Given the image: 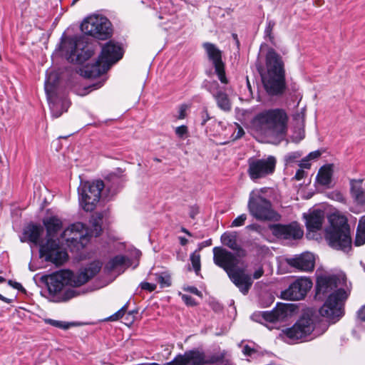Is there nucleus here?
Returning <instances> with one entry per match:
<instances>
[{
	"instance_id": "e433bc0d",
	"label": "nucleus",
	"mask_w": 365,
	"mask_h": 365,
	"mask_svg": "<svg viewBox=\"0 0 365 365\" xmlns=\"http://www.w3.org/2000/svg\"><path fill=\"white\" fill-rule=\"evenodd\" d=\"M190 260L192 262V267L197 274L200 271V255L197 252H193L190 255Z\"/></svg>"
},
{
	"instance_id": "ea45409f",
	"label": "nucleus",
	"mask_w": 365,
	"mask_h": 365,
	"mask_svg": "<svg viewBox=\"0 0 365 365\" xmlns=\"http://www.w3.org/2000/svg\"><path fill=\"white\" fill-rule=\"evenodd\" d=\"M247 220V215L242 214L237 217L231 223L232 227H237L244 225L245 221Z\"/></svg>"
},
{
	"instance_id": "6ab92c4d",
	"label": "nucleus",
	"mask_w": 365,
	"mask_h": 365,
	"mask_svg": "<svg viewBox=\"0 0 365 365\" xmlns=\"http://www.w3.org/2000/svg\"><path fill=\"white\" fill-rule=\"evenodd\" d=\"M269 229L274 236L284 240H299L303 237L304 231L299 223L292 222L287 225L273 224Z\"/></svg>"
},
{
	"instance_id": "a878e982",
	"label": "nucleus",
	"mask_w": 365,
	"mask_h": 365,
	"mask_svg": "<svg viewBox=\"0 0 365 365\" xmlns=\"http://www.w3.org/2000/svg\"><path fill=\"white\" fill-rule=\"evenodd\" d=\"M236 232H225L221 236L222 242L235 252L236 257H244L247 255V252L237 242Z\"/></svg>"
},
{
	"instance_id": "0eeeda50",
	"label": "nucleus",
	"mask_w": 365,
	"mask_h": 365,
	"mask_svg": "<svg viewBox=\"0 0 365 365\" xmlns=\"http://www.w3.org/2000/svg\"><path fill=\"white\" fill-rule=\"evenodd\" d=\"M325 237L334 249L344 252L351 250L350 228L344 217L333 216L330 218V226L326 229Z\"/></svg>"
},
{
	"instance_id": "f8f14e48",
	"label": "nucleus",
	"mask_w": 365,
	"mask_h": 365,
	"mask_svg": "<svg viewBox=\"0 0 365 365\" xmlns=\"http://www.w3.org/2000/svg\"><path fill=\"white\" fill-rule=\"evenodd\" d=\"M81 29L85 34L101 40H106L111 36V23L104 16L93 15L83 20Z\"/></svg>"
},
{
	"instance_id": "774afa93",
	"label": "nucleus",
	"mask_w": 365,
	"mask_h": 365,
	"mask_svg": "<svg viewBox=\"0 0 365 365\" xmlns=\"http://www.w3.org/2000/svg\"><path fill=\"white\" fill-rule=\"evenodd\" d=\"M6 282V279L1 276H0V283H3Z\"/></svg>"
},
{
	"instance_id": "09e8293b",
	"label": "nucleus",
	"mask_w": 365,
	"mask_h": 365,
	"mask_svg": "<svg viewBox=\"0 0 365 365\" xmlns=\"http://www.w3.org/2000/svg\"><path fill=\"white\" fill-rule=\"evenodd\" d=\"M320 155H321V152L319 150H315V151L311 152L307 156V158L309 160H315V159H317L319 157H320Z\"/></svg>"
},
{
	"instance_id": "4d7b16f0",
	"label": "nucleus",
	"mask_w": 365,
	"mask_h": 365,
	"mask_svg": "<svg viewBox=\"0 0 365 365\" xmlns=\"http://www.w3.org/2000/svg\"><path fill=\"white\" fill-rule=\"evenodd\" d=\"M331 195H333V198H334L336 200H337L339 202L344 201V197L341 193L336 192H333Z\"/></svg>"
},
{
	"instance_id": "20e7f679",
	"label": "nucleus",
	"mask_w": 365,
	"mask_h": 365,
	"mask_svg": "<svg viewBox=\"0 0 365 365\" xmlns=\"http://www.w3.org/2000/svg\"><path fill=\"white\" fill-rule=\"evenodd\" d=\"M43 224L46 230L47 239L40 246V256L46 262L61 265L67 260L68 254L60 247L58 240H54L53 237L62 229L63 222L58 217L50 216L43 220Z\"/></svg>"
},
{
	"instance_id": "49530a36",
	"label": "nucleus",
	"mask_w": 365,
	"mask_h": 365,
	"mask_svg": "<svg viewBox=\"0 0 365 365\" xmlns=\"http://www.w3.org/2000/svg\"><path fill=\"white\" fill-rule=\"evenodd\" d=\"M305 175H306L305 171L303 169L300 168L297 170L294 178L297 180H300L303 179L305 177Z\"/></svg>"
},
{
	"instance_id": "ddd939ff",
	"label": "nucleus",
	"mask_w": 365,
	"mask_h": 365,
	"mask_svg": "<svg viewBox=\"0 0 365 365\" xmlns=\"http://www.w3.org/2000/svg\"><path fill=\"white\" fill-rule=\"evenodd\" d=\"M103 187L104 183L102 180L85 182L81 184L78 187L79 201L84 210L91 212L95 209Z\"/></svg>"
},
{
	"instance_id": "6e6d98bb",
	"label": "nucleus",
	"mask_w": 365,
	"mask_h": 365,
	"mask_svg": "<svg viewBox=\"0 0 365 365\" xmlns=\"http://www.w3.org/2000/svg\"><path fill=\"white\" fill-rule=\"evenodd\" d=\"M264 274V270L262 269V267H259V269H257V270L255 271L254 274H253V278L254 279H259Z\"/></svg>"
},
{
	"instance_id": "79ce46f5",
	"label": "nucleus",
	"mask_w": 365,
	"mask_h": 365,
	"mask_svg": "<svg viewBox=\"0 0 365 365\" xmlns=\"http://www.w3.org/2000/svg\"><path fill=\"white\" fill-rule=\"evenodd\" d=\"M300 155L298 153H291L285 156V161L287 163H291L294 162Z\"/></svg>"
},
{
	"instance_id": "680f3d73",
	"label": "nucleus",
	"mask_w": 365,
	"mask_h": 365,
	"mask_svg": "<svg viewBox=\"0 0 365 365\" xmlns=\"http://www.w3.org/2000/svg\"><path fill=\"white\" fill-rule=\"evenodd\" d=\"M0 300L6 303H8V304L11 303L13 302V299H8V298L4 297L3 295H1V294H0Z\"/></svg>"
},
{
	"instance_id": "6e6552de",
	"label": "nucleus",
	"mask_w": 365,
	"mask_h": 365,
	"mask_svg": "<svg viewBox=\"0 0 365 365\" xmlns=\"http://www.w3.org/2000/svg\"><path fill=\"white\" fill-rule=\"evenodd\" d=\"M61 50L67 60L82 64L94 53L92 44L88 43L84 37H66L61 42Z\"/></svg>"
},
{
	"instance_id": "603ef678",
	"label": "nucleus",
	"mask_w": 365,
	"mask_h": 365,
	"mask_svg": "<svg viewBox=\"0 0 365 365\" xmlns=\"http://www.w3.org/2000/svg\"><path fill=\"white\" fill-rule=\"evenodd\" d=\"M186 110H187V106L186 105H182L180 106V110H179V115H178V118L179 119H184L185 118Z\"/></svg>"
},
{
	"instance_id": "f3484780",
	"label": "nucleus",
	"mask_w": 365,
	"mask_h": 365,
	"mask_svg": "<svg viewBox=\"0 0 365 365\" xmlns=\"http://www.w3.org/2000/svg\"><path fill=\"white\" fill-rule=\"evenodd\" d=\"M312 282L308 278H299L293 282L287 289L281 292L280 297L286 300H301L312 288Z\"/></svg>"
},
{
	"instance_id": "8fccbe9b",
	"label": "nucleus",
	"mask_w": 365,
	"mask_h": 365,
	"mask_svg": "<svg viewBox=\"0 0 365 365\" xmlns=\"http://www.w3.org/2000/svg\"><path fill=\"white\" fill-rule=\"evenodd\" d=\"M76 296V291L73 289H68L64 293V300H68Z\"/></svg>"
},
{
	"instance_id": "5fc2aeb1",
	"label": "nucleus",
	"mask_w": 365,
	"mask_h": 365,
	"mask_svg": "<svg viewBox=\"0 0 365 365\" xmlns=\"http://www.w3.org/2000/svg\"><path fill=\"white\" fill-rule=\"evenodd\" d=\"M357 317L359 319H365V304L358 310Z\"/></svg>"
},
{
	"instance_id": "4468645a",
	"label": "nucleus",
	"mask_w": 365,
	"mask_h": 365,
	"mask_svg": "<svg viewBox=\"0 0 365 365\" xmlns=\"http://www.w3.org/2000/svg\"><path fill=\"white\" fill-rule=\"evenodd\" d=\"M247 173L252 180L266 178L274 173L277 164L276 158L269 155L266 158H250L247 160Z\"/></svg>"
},
{
	"instance_id": "2f4dec72",
	"label": "nucleus",
	"mask_w": 365,
	"mask_h": 365,
	"mask_svg": "<svg viewBox=\"0 0 365 365\" xmlns=\"http://www.w3.org/2000/svg\"><path fill=\"white\" fill-rule=\"evenodd\" d=\"M103 218V215L101 213H98L96 215L93 217L91 220L92 227L91 231L88 232L89 235L91 236L98 237L102 231L101 228V221Z\"/></svg>"
},
{
	"instance_id": "a19ab883",
	"label": "nucleus",
	"mask_w": 365,
	"mask_h": 365,
	"mask_svg": "<svg viewBox=\"0 0 365 365\" xmlns=\"http://www.w3.org/2000/svg\"><path fill=\"white\" fill-rule=\"evenodd\" d=\"M281 321H264V323H262L264 327H266L269 330L273 329H279L280 324L279 322Z\"/></svg>"
},
{
	"instance_id": "aec40b11",
	"label": "nucleus",
	"mask_w": 365,
	"mask_h": 365,
	"mask_svg": "<svg viewBox=\"0 0 365 365\" xmlns=\"http://www.w3.org/2000/svg\"><path fill=\"white\" fill-rule=\"evenodd\" d=\"M293 304L278 303L271 312H258L253 317L262 319H285L292 317L294 312Z\"/></svg>"
},
{
	"instance_id": "cd10ccee",
	"label": "nucleus",
	"mask_w": 365,
	"mask_h": 365,
	"mask_svg": "<svg viewBox=\"0 0 365 365\" xmlns=\"http://www.w3.org/2000/svg\"><path fill=\"white\" fill-rule=\"evenodd\" d=\"M128 303H126L123 307H122L118 311L115 312L113 314L105 317L103 319H120L123 318L126 314V318L128 319L130 317L133 319L139 317L138 316V310L133 309L132 311H128Z\"/></svg>"
},
{
	"instance_id": "f03ea898",
	"label": "nucleus",
	"mask_w": 365,
	"mask_h": 365,
	"mask_svg": "<svg viewBox=\"0 0 365 365\" xmlns=\"http://www.w3.org/2000/svg\"><path fill=\"white\" fill-rule=\"evenodd\" d=\"M288 117L281 108L264 110L259 113L253 120L257 132L272 143L284 139L287 129Z\"/></svg>"
},
{
	"instance_id": "c03bdc74",
	"label": "nucleus",
	"mask_w": 365,
	"mask_h": 365,
	"mask_svg": "<svg viewBox=\"0 0 365 365\" xmlns=\"http://www.w3.org/2000/svg\"><path fill=\"white\" fill-rule=\"evenodd\" d=\"M201 118H202V123L201 125H204L207 120L210 119V115L208 113L207 109L204 108L203 110L201 113Z\"/></svg>"
},
{
	"instance_id": "c9c22d12",
	"label": "nucleus",
	"mask_w": 365,
	"mask_h": 365,
	"mask_svg": "<svg viewBox=\"0 0 365 365\" xmlns=\"http://www.w3.org/2000/svg\"><path fill=\"white\" fill-rule=\"evenodd\" d=\"M275 26V22L273 20H267V26L264 29V37L267 38L271 43L274 45V36L272 34L273 29Z\"/></svg>"
},
{
	"instance_id": "3c124183",
	"label": "nucleus",
	"mask_w": 365,
	"mask_h": 365,
	"mask_svg": "<svg viewBox=\"0 0 365 365\" xmlns=\"http://www.w3.org/2000/svg\"><path fill=\"white\" fill-rule=\"evenodd\" d=\"M299 165L302 169H303V168L309 169L311 166V164L309 163V160L306 157L305 158H304L301 160Z\"/></svg>"
},
{
	"instance_id": "7ed1b4c3",
	"label": "nucleus",
	"mask_w": 365,
	"mask_h": 365,
	"mask_svg": "<svg viewBox=\"0 0 365 365\" xmlns=\"http://www.w3.org/2000/svg\"><path fill=\"white\" fill-rule=\"evenodd\" d=\"M263 86L269 96L282 95L286 88L285 72L282 57L269 48L266 54V71L259 68Z\"/></svg>"
},
{
	"instance_id": "a18cd8bd",
	"label": "nucleus",
	"mask_w": 365,
	"mask_h": 365,
	"mask_svg": "<svg viewBox=\"0 0 365 365\" xmlns=\"http://www.w3.org/2000/svg\"><path fill=\"white\" fill-rule=\"evenodd\" d=\"M182 299L184 301V302L187 305L192 306L196 304L194 299L190 295L183 294Z\"/></svg>"
},
{
	"instance_id": "bb28decb",
	"label": "nucleus",
	"mask_w": 365,
	"mask_h": 365,
	"mask_svg": "<svg viewBox=\"0 0 365 365\" xmlns=\"http://www.w3.org/2000/svg\"><path fill=\"white\" fill-rule=\"evenodd\" d=\"M363 179L350 180V192L354 200L359 205H365V190L362 187Z\"/></svg>"
},
{
	"instance_id": "9b49d317",
	"label": "nucleus",
	"mask_w": 365,
	"mask_h": 365,
	"mask_svg": "<svg viewBox=\"0 0 365 365\" xmlns=\"http://www.w3.org/2000/svg\"><path fill=\"white\" fill-rule=\"evenodd\" d=\"M58 81L57 74L51 72L47 74L44 85L51 114L55 118L60 117L63 112H66L70 106V102L67 98H59L56 96L55 90Z\"/></svg>"
},
{
	"instance_id": "052dcab7",
	"label": "nucleus",
	"mask_w": 365,
	"mask_h": 365,
	"mask_svg": "<svg viewBox=\"0 0 365 365\" xmlns=\"http://www.w3.org/2000/svg\"><path fill=\"white\" fill-rule=\"evenodd\" d=\"M211 244H212V240L210 239L205 240L200 244V250L202 249L203 247L210 246V245H211Z\"/></svg>"
},
{
	"instance_id": "473e14b6",
	"label": "nucleus",
	"mask_w": 365,
	"mask_h": 365,
	"mask_svg": "<svg viewBox=\"0 0 365 365\" xmlns=\"http://www.w3.org/2000/svg\"><path fill=\"white\" fill-rule=\"evenodd\" d=\"M48 324L50 325L62 329L64 330L68 329L71 327H80L83 326L86 324H88V323L86 322H67L66 321H46Z\"/></svg>"
},
{
	"instance_id": "c756f323",
	"label": "nucleus",
	"mask_w": 365,
	"mask_h": 365,
	"mask_svg": "<svg viewBox=\"0 0 365 365\" xmlns=\"http://www.w3.org/2000/svg\"><path fill=\"white\" fill-rule=\"evenodd\" d=\"M364 244H365V215L362 216L359 220L354 240L356 246H361Z\"/></svg>"
},
{
	"instance_id": "bf43d9fd",
	"label": "nucleus",
	"mask_w": 365,
	"mask_h": 365,
	"mask_svg": "<svg viewBox=\"0 0 365 365\" xmlns=\"http://www.w3.org/2000/svg\"><path fill=\"white\" fill-rule=\"evenodd\" d=\"M187 290L190 292L195 294L197 296H200V297L202 296L201 292L195 287H188Z\"/></svg>"
},
{
	"instance_id": "5701e85b",
	"label": "nucleus",
	"mask_w": 365,
	"mask_h": 365,
	"mask_svg": "<svg viewBox=\"0 0 365 365\" xmlns=\"http://www.w3.org/2000/svg\"><path fill=\"white\" fill-rule=\"evenodd\" d=\"M43 233V227L40 225L30 223L23 230L20 240L22 242H30L34 245H40L41 237Z\"/></svg>"
},
{
	"instance_id": "412c9836",
	"label": "nucleus",
	"mask_w": 365,
	"mask_h": 365,
	"mask_svg": "<svg viewBox=\"0 0 365 365\" xmlns=\"http://www.w3.org/2000/svg\"><path fill=\"white\" fill-rule=\"evenodd\" d=\"M123 56L121 46L112 41L105 43L102 46L99 57L106 63H108L110 67L113 63L118 61Z\"/></svg>"
},
{
	"instance_id": "864d4df0",
	"label": "nucleus",
	"mask_w": 365,
	"mask_h": 365,
	"mask_svg": "<svg viewBox=\"0 0 365 365\" xmlns=\"http://www.w3.org/2000/svg\"><path fill=\"white\" fill-rule=\"evenodd\" d=\"M8 283H9V284L10 286L14 287V289H16L21 290V291L24 290V289L22 287V285L20 283H19V282H13L12 280H9Z\"/></svg>"
},
{
	"instance_id": "de8ad7c7",
	"label": "nucleus",
	"mask_w": 365,
	"mask_h": 365,
	"mask_svg": "<svg viewBox=\"0 0 365 365\" xmlns=\"http://www.w3.org/2000/svg\"><path fill=\"white\" fill-rule=\"evenodd\" d=\"M243 353L246 356H252V354L256 352V350L255 349L251 348L248 345H245L242 350Z\"/></svg>"
},
{
	"instance_id": "c85d7f7f",
	"label": "nucleus",
	"mask_w": 365,
	"mask_h": 365,
	"mask_svg": "<svg viewBox=\"0 0 365 365\" xmlns=\"http://www.w3.org/2000/svg\"><path fill=\"white\" fill-rule=\"evenodd\" d=\"M332 170L330 166L322 167L317 176L318 182L322 185H328L331 182Z\"/></svg>"
},
{
	"instance_id": "39448f33",
	"label": "nucleus",
	"mask_w": 365,
	"mask_h": 365,
	"mask_svg": "<svg viewBox=\"0 0 365 365\" xmlns=\"http://www.w3.org/2000/svg\"><path fill=\"white\" fill-rule=\"evenodd\" d=\"M213 254L215 264L222 268L240 292L246 294L253 282L251 276L245 273L244 270L235 269L239 264V259L233 253L221 247H214Z\"/></svg>"
},
{
	"instance_id": "72a5a7b5",
	"label": "nucleus",
	"mask_w": 365,
	"mask_h": 365,
	"mask_svg": "<svg viewBox=\"0 0 365 365\" xmlns=\"http://www.w3.org/2000/svg\"><path fill=\"white\" fill-rule=\"evenodd\" d=\"M202 87L210 93L213 97L215 96V94H218L222 91L220 90V85L216 81L205 80L202 84Z\"/></svg>"
},
{
	"instance_id": "58836bf2",
	"label": "nucleus",
	"mask_w": 365,
	"mask_h": 365,
	"mask_svg": "<svg viewBox=\"0 0 365 365\" xmlns=\"http://www.w3.org/2000/svg\"><path fill=\"white\" fill-rule=\"evenodd\" d=\"M156 280L160 284L161 287H169L171 284L168 275L156 274Z\"/></svg>"
},
{
	"instance_id": "7c9ffc66",
	"label": "nucleus",
	"mask_w": 365,
	"mask_h": 365,
	"mask_svg": "<svg viewBox=\"0 0 365 365\" xmlns=\"http://www.w3.org/2000/svg\"><path fill=\"white\" fill-rule=\"evenodd\" d=\"M213 98L216 101L217 106L221 110L224 111H230L231 110V102L225 92L222 91L218 94H215V96Z\"/></svg>"
},
{
	"instance_id": "13d9d810",
	"label": "nucleus",
	"mask_w": 365,
	"mask_h": 365,
	"mask_svg": "<svg viewBox=\"0 0 365 365\" xmlns=\"http://www.w3.org/2000/svg\"><path fill=\"white\" fill-rule=\"evenodd\" d=\"M246 228L249 230H253L256 232H259L260 230V226L257 224H251L246 227Z\"/></svg>"
},
{
	"instance_id": "b1692460",
	"label": "nucleus",
	"mask_w": 365,
	"mask_h": 365,
	"mask_svg": "<svg viewBox=\"0 0 365 365\" xmlns=\"http://www.w3.org/2000/svg\"><path fill=\"white\" fill-rule=\"evenodd\" d=\"M287 263L291 267L299 270L309 272L314 269V258L312 254L306 252L299 256L288 259Z\"/></svg>"
},
{
	"instance_id": "37998d69",
	"label": "nucleus",
	"mask_w": 365,
	"mask_h": 365,
	"mask_svg": "<svg viewBox=\"0 0 365 365\" xmlns=\"http://www.w3.org/2000/svg\"><path fill=\"white\" fill-rule=\"evenodd\" d=\"M140 287L143 289L153 292L156 289V284L149 282H142Z\"/></svg>"
},
{
	"instance_id": "a211bd4d",
	"label": "nucleus",
	"mask_w": 365,
	"mask_h": 365,
	"mask_svg": "<svg viewBox=\"0 0 365 365\" xmlns=\"http://www.w3.org/2000/svg\"><path fill=\"white\" fill-rule=\"evenodd\" d=\"M205 48L210 61L212 62L214 68L215 73L217 76L220 81L223 84L228 83V79L226 77L225 63L222 60L221 51L213 43L206 42L203 43Z\"/></svg>"
},
{
	"instance_id": "f257e3e1",
	"label": "nucleus",
	"mask_w": 365,
	"mask_h": 365,
	"mask_svg": "<svg viewBox=\"0 0 365 365\" xmlns=\"http://www.w3.org/2000/svg\"><path fill=\"white\" fill-rule=\"evenodd\" d=\"M346 277L344 274L322 275L317 277L316 297L322 299L328 295L324 305L319 309L322 317L329 319L341 318L344 314V302L349 296L350 291L340 288L346 287Z\"/></svg>"
},
{
	"instance_id": "338daca9",
	"label": "nucleus",
	"mask_w": 365,
	"mask_h": 365,
	"mask_svg": "<svg viewBox=\"0 0 365 365\" xmlns=\"http://www.w3.org/2000/svg\"><path fill=\"white\" fill-rule=\"evenodd\" d=\"M181 230H182V232H183L185 234H187V235H190V236L191 235L190 232L184 228V227H182Z\"/></svg>"
},
{
	"instance_id": "9d476101",
	"label": "nucleus",
	"mask_w": 365,
	"mask_h": 365,
	"mask_svg": "<svg viewBox=\"0 0 365 365\" xmlns=\"http://www.w3.org/2000/svg\"><path fill=\"white\" fill-rule=\"evenodd\" d=\"M61 238L71 252H78L89 242L91 235L83 223L76 222L63 231Z\"/></svg>"
},
{
	"instance_id": "2eb2a0df",
	"label": "nucleus",
	"mask_w": 365,
	"mask_h": 365,
	"mask_svg": "<svg viewBox=\"0 0 365 365\" xmlns=\"http://www.w3.org/2000/svg\"><path fill=\"white\" fill-rule=\"evenodd\" d=\"M222 357L212 356L207 357L205 352L199 349H192L183 354L177 355L169 365H205L221 361Z\"/></svg>"
},
{
	"instance_id": "4c0bfd02",
	"label": "nucleus",
	"mask_w": 365,
	"mask_h": 365,
	"mask_svg": "<svg viewBox=\"0 0 365 365\" xmlns=\"http://www.w3.org/2000/svg\"><path fill=\"white\" fill-rule=\"evenodd\" d=\"M176 135L181 139H184L188 136V128L186 125H180L175 129Z\"/></svg>"
},
{
	"instance_id": "393cba45",
	"label": "nucleus",
	"mask_w": 365,
	"mask_h": 365,
	"mask_svg": "<svg viewBox=\"0 0 365 365\" xmlns=\"http://www.w3.org/2000/svg\"><path fill=\"white\" fill-rule=\"evenodd\" d=\"M306 220L305 225L307 230L316 232L321 230L324 222V212L321 210H314L308 215H304Z\"/></svg>"
},
{
	"instance_id": "e2e57ef3",
	"label": "nucleus",
	"mask_w": 365,
	"mask_h": 365,
	"mask_svg": "<svg viewBox=\"0 0 365 365\" xmlns=\"http://www.w3.org/2000/svg\"><path fill=\"white\" fill-rule=\"evenodd\" d=\"M187 243V240L184 237H180V244L182 245H185Z\"/></svg>"
},
{
	"instance_id": "0e129e2a",
	"label": "nucleus",
	"mask_w": 365,
	"mask_h": 365,
	"mask_svg": "<svg viewBox=\"0 0 365 365\" xmlns=\"http://www.w3.org/2000/svg\"><path fill=\"white\" fill-rule=\"evenodd\" d=\"M360 328H364L365 329V321H361L359 324L358 325Z\"/></svg>"
},
{
	"instance_id": "69168bd1",
	"label": "nucleus",
	"mask_w": 365,
	"mask_h": 365,
	"mask_svg": "<svg viewBox=\"0 0 365 365\" xmlns=\"http://www.w3.org/2000/svg\"><path fill=\"white\" fill-rule=\"evenodd\" d=\"M244 133V131L242 128H240L239 130H238V133H237V138H240L242 136V135Z\"/></svg>"
},
{
	"instance_id": "4be33fe9",
	"label": "nucleus",
	"mask_w": 365,
	"mask_h": 365,
	"mask_svg": "<svg viewBox=\"0 0 365 365\" xmlns=\"http://www.w3.org/2000/svg\"><path fill=\"white\" fill-rule=\"evenodd\" d=\"M110 67L98 56L93 63H88L80 68L81 76L87 78H95L106 73Z\"/></svg>"
},
{
	"instance_id": "dca6fc26",
	"label": "nucleus",
	"mask_w": 365,
	"mask_h": 365,
	"mask_svg": "<svg viewBox=\"0 0 365 365\" xmlns=\"http://www.w3.org/2000/svg\"><path fill=\"white\" fill-rule=\"evenodd\" d=\"M323 321H297L290 328L282 329V333L290 341L302 340L310 335Z\"/></svg>"
},
{
	"instance_id": "f704fd0d",
	"label": "nucleus",
	"mask_w": 365,
	"mask_h": 365,
	"mask_svg": "<svg viewBox=\"0 0 365 365\" xmlns=\"http://www.w3.org/2000/svg\"><path fill=\"white\" fill-rule=\"evenodd\" d=\"M126 258L123 255H117L110 259L106 264V268L112 271L118 267L122 266L125 262Z\"/></svg>"
},
{
	"instance_id": "1a4fd4ad",
	"label": "nucleus",
	"mask_w": 365,
	"mask_h": 365,
	"mask_svg": "<svg viewBox=\"0 0 365 365\" xmlns=\"http://www.w3.org/2000/svg\"><path fill=\"white\" fill-rule=\"evenodd\" d=\"M261 190H253L250 194L247 207L257 220L267 221L277 220L279 215L274 210L271 202L264 197Z\"/></svg>"
},
{
	"instance_id": "423d86ee",
	"label": "nucleus",
	"mask_w": 365,
	"mask_h": 365,
	"mask_svg": "<svg viewBox=\"0 0 365 365\" xmlns=\"http://www.w3.org/2000/svg\"><path fill=\"white\" fill-rule=\"evenodd\" d=\"M101 266L91 264L88 267L80 272L76 276L69 270H60L48 276L43 277L50 293L56 294L60 292L65 284L73 282L74 286L79 287L86 283L90 279L97 274Z\"/></svg>"
}]
</instances>
